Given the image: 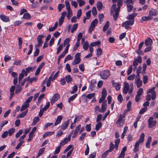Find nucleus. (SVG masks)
<instances>
[{
    "label": "nucleus",
    "mask_w": 158,
    "mask_h": 158,
    "mask_svg": "<svg viewBox=\"0 0 158 158\" xmlns=\"http://www.w3.org/2000/svg\"><path fill=\"white\" fill-rule=\"evenodd\" d=\"M118 7L117 8H116V5L115 4H113L111 8V15H113L114 20H116L117 19L119 15V12L120 9V7L123 4V0H118Z\"/></svg>",
    "instance_id": "1"
},
{
    "label": "nucleus",
    "mask_w": 158,
    "mask_h": 158,
    "mask_svg": "<svg viewBox=\"0 0 158 158\" xmlns=\"http://www.w3.org/2000/svg\"><path fill=\"white\" fill-rule=\"evenodd\" d=\"M33 96L30 97L23 103L20 109L21 111H23L27 108L29 106V104L32 100Z\"/></svg>",
    "instance_id": "2"
},
{
    "label": "nucleus",
    "mask_w": 158,
    "mask_h": 158,
    "mask_svg": "<svg viewBox=\"0 0 158 158\" xmlns=\"http://www.w3.org/2000/svg\"><path fill=\"white\" fill-rule=\"evenodd\" d=\"M137 14L136 13H132L129 15L127 17V19L129 20L127 21L129 23H131L133 24L135 19L134 18L136 16Z\"/></svg>",
    "instance_id": "3"
},
{
    "label": "nucleus",
    "mask_w": 158,
    "mask_h": 158,
    "mask_svg": "<svg viewBox=\"0 0 158 158\" xmlns=\"http://www.w3.org/2000/svg\"><path fill=\"white\" fill-rule=\"evenodd\" d=\"M100 76L104 79H107L110 75V73L108 70H105L102 71L100 74Z\"/></svg>",
    "instance_id": "4"
},
{
    "label": "nucleus",
    "mask_w": 158,
    "mask_h": 158,
    "mask_svg": "<svg viewBox=\"0 0 158 158\" xmlns=\"http://www.w3.org/2000/svg\"><path fill=\"white\" fill-rule=\"evenodd\" d=\"M44 37L43 35H39L37 38V40L38 42V44L35 46L36 48L40 47L42 46V44L43 43L42 39Z\"/></svg>",
    "instance_id": "5"
},
{
    "label": "nucleus",
    "mask_w": 158,
    "mask_h": 158,
    "mask_svg": "<svg viewBox=\"0 0 158 158\" xmlns=\"http://www.w3.org/2000/svg\"><path fill=\"white\" fill-rule=\"evenodd\" d=\"M153 118L152 117H150L148 120L149 127L150 128L154 127L156 124V120H153Z\"/></svg>",
    "instance_id": "6"
},
{
    "label": "nucleus",
    "mask_w": 158,
    "mask_h": 158,
    "mask_svg": "<svg viewBox=\"0 0 158 158\" xmlns=\"http://www.w3.org/2000/svg\"><path fill=\"white\" fill-rule=\"evenodd\" d=\"M60 96L59 94L57 93L55 94L51 100V104L53 105L60 98Z\"/></svg>",
    "instance_id": "7"
},
{
    "label": "nucleus",
    "mask_w": 158,
    "mask_h": 158,
    "mask_svg": "<svg viewBox=\"0 0 158 158\" xmlns=\"http://www.w3.org/2000/svg\"><path fill=\"white\" fill-rule=\"evenodd\" d=\"M66 15V12H63L62 13L61 16L59 18V25L60 26L63 23Z\"/></svg>",
    "instance_id": "8"
},
{
    "label": "nucleus",
    "mask_w": 158,
    "mask_h": 158,
    "mask_svg": "<svg viewBox=\"0 0 158 158\" xmlns=\"http://www.w3.org/2000/svg\"><path fill=\"white\" fill-rule=\"evenodd\" d=\"M129 89V85L128 83L125 82L124 83V87L123 89V93L125 94H127Z\"/></svg>",
    "instance_id": "9"
},
{
    "label": "nucleus",
    "mask_w": 158,
    "mask_h": 158,
    "mask_svg": "<svg viewBox=\"0 0 158 158\" xmlns=\"http://www.w3.org/2000/svg\"><path fill=\"white\" fill-rule=\"evenodd\" d=\"M153 19V17L151 16L149 14L147 16H143L141 19L140 22H142L143 21H146L151 20Z\"/></svg>",
    "instance_id": "10"
},
{
    "label": "nucleus",
    "mask_w": 158,
    "mask_h": 158,
    "mask_svg": "<svg viewBox=\"0 0 158 158\" xmlns=\"http://www.w3.org/2000/svg\"><path fill=\"white\" fill-rule=\"evenodd\" d=\"M158 13V11L156 9H152L149 11V14L151 16H155L157 15Z\"/></svg>",
    "instance_id": "11"
},
{
    "label": "nucleus",
    "mask_w": 158,
    "mask_h": 158,
    "mask_svg": "<svg viewBox=\"0 0 158 158\" xmlns=\"http://www.w3.org/2000/svg\"><path fill=\"white\" fill-rule=\"evenodd\" d=\"M133 24L131 23H129L127 21H125L122 24V26L124 27L126 29H128L129 28H131V27L129 26V25H132Z\"/></svg>",
    "instance_id": "12"
},
{
    "label": "nucleus",
    "mask_w": 158,
    "mask_h": 158,
    "mask_svg": "<svg viewBox=\"0 0 158 158\" xmlns=\"http://www.w3.org/2000/svg\"><path fill=\"white\" fill-rule=\"evenodd\" d=\"M0 18L3 22H7L9 21V18L8 17L5 16L3 14H0Z\"/></svg>",
    "instance_id": "13"
},
{
    "label": "nucleus",
    "mask_w": 158,
    "mask_h": 158,
    "mask_svg": "<svg viewBox=\"0 0 158 158\" xmlns=\"http://www.w3.org/2000/svg\"><path fill=\"white\" fill-rule=\"evenodd\" d=\"M69 119L68 120L66 121L62 125L61 127V129L64 130L66 129L69 125Z\"/></svg>",
    "instance_id": "14"
},
{
    "label": "nucleus",
    "mask_w": 158,
    "mask_h": 158,
    "mask_svg": "<svg viewBox=\"0 0 158 158\" xmlns=\"http://www.w3.org/2000/svg\"><path fill=\"white\" fill-rule=\"evenodd\" d=\"M62 118L61 116H58L54 123V125L55 126L59 124L62 120Z\"/></svg>",
    "instance_id": "15"
},
{
    "label": "nucleus",
    "mask_w": 158,
    "mask_h": 158,
    "mask_svg": "<svg viewBox=\"0 0 158 158\" xmlns=\"http://www.w3.org/2000/svg\"><path fill=\"white\" fill-rule=\"evenodd\" d=\"M107 108V104L106 103V101L102 102V107H101V112H104L106 109Z\"/></svg>",
    "instance_id": "16"
},
{
    "label": "nucleus",
    "mask_w": 158,
    "mask_h": 158,
    "mask_svg": "<svg viewBox=\"0 0 158 158\" xmlns=\"http://www.w3.org/2000/svg\"><path fill=\"white\" fill-rule=\"evenodd\" d=\"M152 43V40L150 38H148L145 40V44L146 46L151 45Z\"/></svg>",
    "instance_id": "17"
},
{
    "label": "nucleus",
    "mask_w": 158,
    "mask_h": 158,
    "mask_svg": "<svg viewBox=\"0 0 158 158\" xmlns=\"http://www.w3.org/2000/svg\"><path fill=\"white\" fill-rule=\"evenodd\" d=\"M97 7L98 10H101L102 8L103 5L101 1H98L97 3Z\"/></svg>",
    "instance_id": "18"
},
{
    "label": "nucleus",
    "mask_w": 158,
    "mask_h": 158,
    "mask_svg": "<svg viewBox=\"0 0 158 158\" xmlns=\"http://www.w3.org/2000/svg\"><path fill=\"white\" fill-rule=\"evenodd\" d=\"M135 83L136 84L137 88H139L141 86L142 84V81L140 79H135Z\"/></svg>",
    "instance_id": "19"
},
{
    "label": "nucleus",
    "mask_w": 158,
    "mask_h": 158,
    "mask_svg": "<svg viewBox=\"0 0 158 158\" xmlns=\"http://www.w3.org/2000/svg\"><path fill=\"white\" fill-rule=\"evenodd\" d=\"M68 141H69V139L68 138H64V140L60 143V145L62 147L66 144L68 143Z\"/></svg>",
    "instance_id": "20"
},
{
    "label": "nucleus",
    "mask_w": 158,
    "mask_h": 158,
    "mask_svg": "<svg viewBox=\"0 0 158 158\" xmlns=\"http://www.w3.org/2000/svg\"><path fill=\"white\" fill-rule=\"evenodd\" d=\"M37 128L36 127H34L32 129L31 132H30L29 134V137H33V134L36 130Z\"/></svg>",
    "instance_id": "21"
},
{
    "label": "nucleus",
    "mask_w": 158,
    "mask_h": 158,
    "mask_svg": "<svg viewBox=\"0 0 158 158\" xmlns=\"http://www.w3.org/2000/svg\"><path fill=\"white\" fill-rule=\"evenodd\" d=\"M45 149V148H43L40 149L39 151L38 155L36 156V158H38L41 155L43 154L44 153Z\"/></svg>",
    "instance_id": "22"
},
{
    "label": "nucleus",
    "mask_w": 158,
    "mask_h": 158,
    "mask_svg": "<svg viewBox=\"0 0 158 158\" xmlns=\"http://www.w3.org/2000/svg\"><path fill=\"white\" fill-rule=\"evenodd\" d=\"M65 79L68 83L72 81V78H71L70 75H69L66 76L65 77Z\"/></svg>",
    "instance_id": "23"
},
{
    "label": "nucleus",
    "mask_w": 158,
    "mask_h": 158,
    "mask_svg": "<svg viewBox=\"0 0 158 158\" xmlns=\"http://www.w3.org/2000/svg\"><path fill=\"white\" fill-rule=\"evenodd\" d=\"M82 117V115H80L76 116L74 119V123H75L79 121L81 119Z\"/></svg>",
    "instance_id": "24"
},
{
    "label": "nucleus",
    "mask_w": 158,
    "mask_h": 158,
    "mask_svg": "<svg viewBox=\"0 0 158 158\" xmlns=\"http://www.w3.org/2000/svg\"><path fill=\"white\" fill-rule=\"evenodd\" d=\"M39 120L40 119L38 117H37L34 118L33 119V122L32 123V125H35L36 124V123H37V122L39 121Z\"/></svg>",
    "instance_id": "25"
},
{
    "label": "nucleus",
    "mask_w": 158,
    "mask_h": 158,
    "mask_svg": "<svg viewBox=\"0 0 158 158\" xmlns=\"http://www.w3.org/2000/svg\"><path fill=\"white\" fill-rule=\"evenodd\" d=\"M15 129L14 128H12L9 129L8 130V134L9 136H10L12 135L14 132Z\"/></svg>",
    "instance_id": "26"
},
{
    "label": "nucleus",
    "mask_w": 158,
    "mask_h": 158,
    "mask_svg": "<svg viewBox=\"0 0 158 158\" xmlns=\"http://www.w3.org/2000/svg\"><path fill=\"white\" fill-rule=\"evenodd\" d=\"M28 111V110H27L24 112L21 113L18 116V117L23 118L27 114Z\"/></svg>",
    "instance_id": "27"
},
{
    "label": "nucleus",
    "mask_w": 158,
    "mask_h": 158,
    "mask_svg": "<svg viewBox=\"0 0 158 158\" xmlns=\"http://www.w3.org/2000/svg\"><path fill=\"white\" fill-rule=\"evenodd\" d=\"M98 23V20L97 19H95L91 23L90 26H92L94 27H95L96 25Z\"/></svg>",
    "instance_id": "28"
},
{
    "label": "nucleus",
    "mask_w": 158,
    "mask_h": 158,
    "mask_svg": "<svg viewBox=\"0 0 158 158\" xmlns=\"http://www.w3.org/2000/svg\"><path fill=\"white\" fill-rule=\"evenodd\" d=\"M77 1L79 3V6L81 7L83 5H84L85 4V1L83 0H77Z\"/></svg>",
    "instance_id": "29"
},
{
    "label": "nucleus",
    "mask_w": 158,
    "mask_h": 158,
    "mask_svg": "<svg viewBox=\"0 0 158 158\" xmlns=\"http://www.w3.org/2000/svg\"><path fill=\"white\" fill-rule=\"evenodd\" d=\"M109 22L108 21H107L105 25L104 26L103 28V31H106L107 29L109 27Z\"/></svg>",
    "instance_id": "30"
},
{
    "label": "nucleus",
    "mask_w": 158,
    "mask_h": 158,
    "mask_svg": "<svg viewBox=\"0 0 158 158\" xmlns=\"http://www.w3.org/2000/svg\"><path fill=\"white\" fill-rule=\"evenodd\" d=\"M78 27V24L75 23L73 25L72 28L71 30V32L73 33L77 28Z\"/></svg>",
    "instance_id": "31"
},
{
    "label": "nucleus",
    "mask_w": 158,
    "mask_h": 158,
    "mask_svg": "<svg viewBox=\"0 0 158 158\" xmlns=\"http://www.w3.org/2000/svg\"><path fill=\"white\" fill-rule=\"evenodd\" d=\"M102 97L105 98L107 95V92L106 89L105 88H103L102 89Z\"/></svg>",
    "instance_id": "32"
},
{
    "label": "nucleus",
    "mask_w": 158,
    "mask_h": 158,
    "mask_svg": "<svg viewBox=\"0 0 158 158\" xmlns=\"http://www.w3.org/2000/svg\"><path fill=\"white\" fill-rule=\"evenodd\" d=\"M100 44V42L99 40H98L96 42H93L91 43L90 45L91 46H95L96 45H98Z\"/></svg>",
    "instance_id": "33"
},
{
    "label": "nucleus",
    "mask_w": 158,
    "mask_h": 158,
    "mask_svg": "<svg viewBox=\"0 0 158 158\" xmlns=\"http://www.w3.org/2000/svg\"><path fill=\"white\" fill-rule=\"evenodd\" d=\"M125 122L123 120V121H120L119 122H118V120H117V122L116 123V124L117 125V126L118 127H121L122 126Z\"/></svg>",
    "instance_id": "34"
},
{
    "label": "nucleus",
    "mask_w": 158,
    "mask_h": 158,
    "mask_svg": "<svg viewBox=\"0 0 158 158\" xmlns=\"http://www.w3.org/2000/svg\"><path fill=\"white\" fill-rule=\"evenodd\" d=\"M23 18L27 19H29L31 18V15L28 13H25L24 14Z\"/></svg>",
    "instance_id": "35"
},
{
    "label": "nucleus",
    "mask_w": 158,
    "mask_h": 158,
    "mask_svg": "<svg viewBox=\"0 0 158 158\" xmlns=\"http://www.w3.org/2000/svg\"><path fill=\"white\" fill-rule=\"evenodd\" d=\"M144 134L143 133H142L139 138V140H138V141H139V142H141V143H142L144 141Z\"/></svg>",
    "instance_id": "36"
},
{
    "label": "nucleus",
    "mask_w": 158,
    "mask_h": 158,
    "mask_svg": "<svg viewBox=\"0 0 158 158\" xmlns=\"http://www.w3.org/2000/svg\"><path fill=\"white\" fill-rule=\"evenodd\" d=\"M114 148V145L112 142H111L110 144L109 149L108 150L109 152H112Z\"/></svg>",
    "instance_id": "37"
},
{
    "label": "nucleus",
    "mask_w": 158,
    "mask_h": 158,
    "mask_svg": "<svg viewBox=\"0 0 158 158\" xmlns=\"http://www.w3.org/2000/svg\"><path fill=\"white\" fill-rule=\"evenodd\" d=\"M92 15L95 16L97 14V11L95 7H94L92 8Z\"/></svg>",
    "instance_id": "38"
},
{
    "label": "nucleus",
    "mask_w": 158,
    "mask_h": 158,
    "mask_svg": "<svg viewBox=\"0 0 158 158\" xmlns=\"http://www.w3.org/2000/svg\"><path fill=\"white\" fill-rule=\"evenodd\" d=\"M102 126V123L100 122H98L95 126V129L96 131L98 130L99 128Z\"/></svg>",
    "instance_id": "39"
},
{
    "label": "nucleus",
    "mask_w": 158,
    "mask_h": 158,
    "mask_svg": "<svg viewBox=\"0 0 158 158\" xmlns=\"http://www.w3.org/2000/svg\"><path fill=\"white\" fill-rule=\"evenodd\" d=\"M127 11L129 12H130L133 9V6L132 4H127Z\"/></svg>",
    "instance_id": "40"
},
{
    "label": "nucleus",
    "mask_w": 158,
    "mask_h": 158,
    "mask_svg": "<svg viewBox=\"0 0 158 158\" xmlns=\"http://www.w3.org/2000/svg\"><path fill=\"white\" fill-rule=\"evenodd\" d=\"M77 94H75L70 97L68 99V102L70 103L71 101L73 100L77 97Z\"/></svg>",
    "instance_id": "41"
},
{
    "label": "nucleus",
    "mask_w": 158,
    "mask_h": 158,
    "mask_svg": "<svg viewBox=\"0 0 158 158\" xmlns=\"http://www.w3.org/2000/svg\"><path fill=\"white\" fill-rule=\"evenodd\" d=\"M19 45V49H21L22 48V40L21 37H19L18 38Z\"/></svg>",
    "instance_id": "42"
},
{
    "label": "nucleus",
    "mask_w": 158,
    "mask_h": 158,
    "mask_svg": "<svg viewBox=\"0 0 158 158\" xmlns=\"http://www.w3.org/2000/svg\"><path fill=\"white\" fill-rule=\"evenodd\" d=\"M77 87L76 85H74L73 87V90L71 92V94H74L77 91Z\"/></svg>",
    "instance_id": "43"
},
{
    "label": "nucleus",
    "mask_w": 158,
    "mask_h": 158,
    "mask_svg": "<svg viewBox=\"0 0 158 158\" xmlns=\"http://www.w3.org/2000/svg\"><path fill=\"white\" fill-rule=\"evenodd\" d=\"M61 147V146H60L59 145V146L56 148L54 152V154H58L59 152Z\"/></svg>",
    "instance_id": "44"
},
{
    "label": "nucleus",
    "mask_w": 158,
    "mask_h": 158,
    "mask_svg": "<svg viewBox=\"0 0 158 158\" xmlns=\"http://www.w3.org/2000/svg\"><path fill=\"white\" fill-rule=\"evenodd\" d=\"M89 47V44L87 41L85 42L83 44V48L85 50H87Z\"/></svg>",
    "instance_id": "45"
},
{
    "label": "nucleus",
    "mask_w": 158,
    "mask_h": 158,
    "mask_svg": "<svg viewBox=\"0 0 158 158\" xmlns=\"http://www.w3.org/2000/svg\"><path fill=\"white\" fill-rule=\"evenodd\" d=\"M86 134V132H84L82 133L79 138V140L80 141H82L85 138Z\"/></svg>",
    "instance_id": "46"
},
{
    "label": "nucleus",
    "mask_w": 158,
    "mask_h": 158,
    "mask_svg": "<svg viewBox=\"0 0 158 158\" xmlns=\"http://www.w3.org/2000/svg\"><path fill=\"white\" fill-rule=\"evenodd\" d=\"M143 93V89L142 88H140L137 91V95L141 96Z\"/></svg>",
    "instance_id": "47"
},
{
    "label": "nucleus",
    "mask_w": 158,
    "mask_h": 158,
    "mask_svg": "<svg viewBox=\"0 0 158 158\" xmlns=\"http://www.w3.org/2000/svg\"><path fill=\"white\" fill-rule=\"evenodd\" d=\"M68 11V13L67 15V17L68 18V19L69 20L70 19V18L73 15V13H72V10Z\"/></svg>",
    "instance_id": "48"
},
{
    "label": "nucleus",
    "mask_w": 158,
    "mask_h": 158,
    "mask_svg": "<svg viewBox=\"0 0 158 158\" xmlns=\"http://www.w3.org/2000/svg\"><path fill=\"white\" fill-rule=\"evenodd\" d=\"M44 96V94H42L40 95L38 98V103H40L42 101V98Z\"/></svg>",
    "instance_id": "49"
},
{
    "label": "nucleus",
    "mask_w": 158,
    "mask_h": 158,
    "mask_svg": "<svg viewBox=\"0 0 158 158\" xmlns=\"http://www.w3.org/2000/svg\"><path fill=\"white\" fill-rule=\"evenodd\" d=\"M131 102L130 101H128L127 105V110H129V111H130L131 110Z\"/></svg>",
    "instance_id": "50"
},
{
    "label": "nucleus",
    "mask_w": 158,
    "mask_h": 158,
    "mask_svg": "<svg viewBox=\"0 0 158 158\" xmlns=\"http://www.w3.org/2000/svg\"><path fill=\"white\" fill-rule=\"evenodd\" d=\"M147 107H145L142 108L140 110L139 112V114H143L144 112H145V111L147 110Z\"/></svg>",
    "instance_id": "51"
},
{
    "label": "nucleus",
    "mask_w": 158,
    "mask_h": 158,
    "mask_svg": "<svg viewBox=\"0 0 158 158\" xmlns=\"http://www.w3.org/2000/svg\"><path fill=\"white\" fill-rule=\"evenodd\" d=\"M63 134V132L60 130H59L58 132H57V134L56 135V137H59L60 136H61Z\"/></svg>",
    "instance_id": "52"
},
{
    "label": "nucleus",
    "mask_w": 158,
    "mask_h": 158,
    "mask_svg": "<svg viewBox=\"0 0 158 158\" xmlns=\"http://www.w3.org/2000/svg\"><path fill=\"white\" fill-rule=\"evenodd\" d=\"M85 129L87 131H90L91 130V124H87L85 126Z\"/></svg>",
    "instance_id": "53"
},
{
    "label": "nucleus",
    "mask_w": 158,
    "mask_h": 158,
    "mask_svg": "<svg viewBox=\"0 0 158 158\" xmlns=\"http://www.w3.org/2000/svg\"><path fill=\"white\" fill-rule=\"evenodd\" d=\"M135 77V74L131 75L127 77V79L130 80H133L134 79Z\"/></svg>",
    "instance_id": "54"
},
{
    "label": "nucleus",
    "mask_w": 158,
    "mask_h": 158,
    "mask_svg": "<svg viewBox=\"0 0 158 158\" xmlns=\"http://www.w3.org/2000/svg\"><path fill=\"white\" fill-rule=\"evenodd\" d=\"M34 69V68L31 67H28L25 69V70L27 73L30 72L31 71H32Z\"/></svg>",
    "instance_id": "55"
},
{
    "label": "nucleus",
    "mask_w": 158,
    "mask_h": 158,
    "mask_svg": "<svg viewBox=\"0 0 158 158\" xmlns=\"http://www.w3.org/2000/svg\"><path fill=\"white\" fill-rule=\"evenodd\" d=\"M64 7V5L63 4H60L58 5V8L59 11H60Z\"/></svg>",
    "instance_id": "56"
},
{
    "label": "nucleus",
    "mask_w": 158,
    "mask_h": 158,
    "mask_svg": "<svg viewBox=\"0 0 158 158\" xmlns=\"http://www.w3.org/2000/svg\"><path fill=\"white\" fill-rule=\"evenodd\" d=\"M8 123V121L7 120H5L2 122V123L0 125V128L1 129H2V127L5 125L6 124Z\"/></svg>",
    "instance_id": "57"
},
{
    "label": "nucleus",
    "mask_w": 158,
    "mask_h": 158,
    "mask_svg": "<svg viewBox=\"0 0 158 158\" xmlns=\"http://www.w3.org/2000/svg\"><path fill=\"white\" fill-rule=\"evenodd\" d=\"M130 86L131 88L129 90V91H128V94H131L132 93V92L133 90V88H134L133 86V84L132 83L130 84Z\"/></svg>",
    "instance_id": "58"
},
{
    "label": "nucleus",
    "mask_w": 158,
    "mask_h": 158,
    "mask_svg": "<svg viewBox=\"0 0 158 158\" xmlns=\"http://www.w3.org/2000/svg\"><path fill=\"white\" fill-rule=\"evenodd\" d=\"M118 101L121 102L123 100V97L121 94H119L118 96Z\"/></svg>",
    "instance_id": "59"
},
{
    "label": "nucleus",
    "mask_w": 158,
    "mask_h": 158,
    "mask_svg": "<svg viewBox=\"0 0 158 158\" xmlns=\"http://www.w3.org/2000/svg\"><path fill=\"white\" fill-rule=\"evenodd\" d=\"M22 89V87L20 86H18L15 91V93L16 94H17Z\"/></svg>",
    "instance_id": "60"
},
{
    "label": "nucleus",
    "mask_w": 158,
    "mask_h": 158,
    "mask_svg": "<svg viewBox=\"0 0 158 158\" xmlns=\"http://www.w3.org/2000/svg\"><path fill=\"white\" fill-rule=\"evenodd\" d=\"M8 135V132L7 131H4L2 135V138H5Z\"/></svg>",
    "instance_id": "61"
},
{
    "label": "nucleus",
    "mask_w": 158,
    "mask_h": 158,
    "mask_svg": "<svg viewBox=\"0 0 158 158\" xmlns=\"http://www.w3.org/2000/svg\"><path fill=\"white\" fill-rule=\"evenodd\" d=\"M141 98V96L136 95L135 97V101L136 102H138Z\"/></svg>",
    "instance_id": "62"
},
{
    "label": "nucleus",
    "mask_w": 158,
    "mask_h": 158,
    "mask_svg": "<svg viewBox=\"0 0 158 158\" xmlns=\"http://www.w3.org/2000/svg\"><path fill=\"white\" fill-rule=\"evenodd\" d=\"M109 152L108 150L106 151L105 152L102 154V158H106L107 156L108 155V152Z\"/></svg>",
    "instance_id": "63"
},
{
    "label": "nucleus",
    "mask_w": 158,
    "mask_h": 158,
    "mask_svg": "<svg viewBox=\"0 0 158 158\" xmlns=\"http://www.w3.org/2000/svg\"><path fill=\"white\" fill-rule=\"evenodd\" d=\"M96 152H93L91 154L88 158H95L96 156Z\"/></svg>",
    "instance_id": "64"
}]
</instances>
